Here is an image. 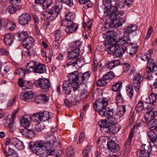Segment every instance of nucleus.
Instances as JSON below:
<instances>
[{
	"label": "nucleus",
	"mask_w": 157,
	"mask_h": 157,
	"mask_svg": "<svg viewBox=\"0 0 157 157\" xmlns=\"http://www.w3.org/2000/svg\"><path fill=\"white\" fill-rule=\"evenodd\" d=\"M116 99L117 102L118 103L122 102H123V98L121 93L118 92L116 96Z\"/></svg>",
	"instance_id": "0e129e2a"
},
{
	"label": "nucleus",
	"mask_w": 157,
	"mask_h": 157,
	"mask_svg": "<svg viewBox=\"0 0 157 157\" xmlns=\"http://www.w3.org/2000/svg\"><path fill=\"white\" fill-rule=\"evenodd\" d=\"M85 83H83L82 84H80V85H83V86H82V89L80 91L77 90L78 91H81V93L80 96V98H82V96L85 95L87 94V93H88L87 90L85 89V87L86 86V85L85 84Z\"/></svg>",
	"instance_id": "603ef678"
},
{
	"label": "nucleus",
	"mask_w": 157,
	"mask_h": 157,
	"mask_svg": "<svg viewBox=\"0 0 157 157\" xmlns=\"http://www.w3.org/2000/svg\"><path fill=\"white\" fill-rule=\"evenodd\" d=\"M34 95V93L31 91L26 92L25 93H22L20 96V98L22 100L27 101L32 98Z\"/></svg>",
	"instance_id": "bb28decb"
},
{
	"label": "nucleus",
	"mask_w": 157,
	"mask_h": 157,
	"mask_svg": "<svg viewBox=\"0 0 157 157\" xmlns=\"http://www.w3.org/2000/svg\"><path fill=\"white\" fill-rule=\"evenodd\" d=\"M74 153L72 147L71 146H69L67 147V155L68 157L72 156Z\"/></svg>",
	"instance_id": "4d7b16f0"
},
{
	"label": "nucleus",
	"mask_w": 157,
	"mask_h": 157,
	"mask_svg": "<svg viewBox=\"0 0 157 157\" xmlns=\"http://www.w3.org/2000/svg\"><path fill=\"white\" fill-rule=\"evenodd\" d=\"M11 142L12 144L18 150H23L24 148L23 143L17 138H13L11 139Z\"/></svg>",
	"instance_id": "b1692460"
},
{
	"label": "nucleus",
	"mask_w": 157,
	"mask_h": 157,
	"mask_svg": "<svg viewBox=\"0 0 157 157\" xmlns=\"http://www.w3.org/2000/svg\"><path fill=\"white\" fill-rule=\"evenodd\" d=\"M3 150L6 155L7 156H9L10 157H18L17 153L10 147H9L8 151L7 152L5 150L3 149Z\"/></svg>",
	"instance_id": "473e14b6"
},
{
	"label": "nucleus",
	"mask_w": 157,
	"mask_h": 157,
	"mask_svg": "<svg viewBox=\"0 0 157 157\" xmlns=\"http://www.w3.org/2000/svg\"><path fill=\"white\" fill-rule=\"evenodd\" d=\"M66 19L67 21H71V22H73V20H74L73 16L72 13L71 12H68L65 15Z\"/></svg>",
	"instance_id": "864d4df0"
},
{
	"label": "nucleus",
	"mask_w": 157,
	"mask_h": 157,
	"mask_svg": "<svg viewBox=\"0 0 157 157\" xmlns=\"http://www.w3.org/2000/svg\"><path fill=\"white\" fill-rule=\"evenodd\" d=\"M78 28V25L73 22H71L67 25L65 31L67 34H71L75 32Z\"/></svg>",
	"instance_id": "6ab92c4d"
},
{
	"label": "nucleus",
	"mask_w": 157,
	"mask_h": 157,
	"mask_svg": "<svg viewBox=\"0 0 157 157\" xmlns=\"http://www.w3.org/2000/svg\"><path fill=\"white\" fill-rule=\"evenodd\" d=\"M97 86H103L107 84V80L103 76L101 79L98 80L97 82Z\"/></svg>",
	"instance_id": "a18cd8bd"
},
{
	"label": "nucleus",
	"mask_w": 157,
	"mask_h": 157,
	"mask_svg": "<svg viewBox=\"0 0 157 157\" xmlns=\"http://www.w3.org/2000/svg\"><path fill=\"white\" fill-rule=\"evenodd\" d=\"M62 8V3L58 2L57 0L55 6L52 7L51 9L48 10L46 11V13H47V14L49 16V17L50 18L52 17V19L51 20H53L55 19L60 13Z\"/></svg>",
	"instance_id": "6e6552de"
},
{
	"label": "nucleus",
	"mask_w": 157,
	"mask_h": 157,
	"mask_svg": "<svg viewBox=\"0 0 157 157\" xmlns=\"http://www.w3.org/2000/svg\"><path fill=\"white\" fill-rule=\"evenodd\" d=\"M107 146L108 149L113 152H118L120 149L119 145L112 140L108 141Z\"/></svg>",
	"instance_id": "dca6fc26"
},
{
	"label": "nucleus",
	"mask_w": 157,
	"mask_h": 157,
	"mask_svg": "<svg viewBox=\"0 0 157 157\" xmlns=\"http://www.w3.org/2000/svg\"><path fill=\"white\" fill-rule=\"evenodd\" d=\"M10 70V67L7 65H6L2 68V70H1L0 72L1 74L2 75L6 74Z\"/></svg>",
	"instance_id": "13d9d810"
},
{
	"label": "nucleus",
	"mask_w": 157,
	"mask_h": 157,
	"mask_svg": "<svg viewBox=\"0 0 157 157\" xmlns=\"http://www.w3.org/2000/svg\"><path fill=\"white\" fill-rule=\"evenodd\" d=\"M34 42V40L33 37L28 36L23 40L22 46L25 48L29 49L33 47Z\"/></svg>",
	"instance_id": "f3484780"
},
{
	"label": "nucleus",
	"mask_w": 157,
	"mask_h": 157,
	"mask_svg": "<svg viewBox=\"0 0 157 157\" xmlns=\"http://www.w3.org/2000/svg\"><path fill=\"white\" fill-rule=\"evenodd\" d=\"M152 74H154L157 76V65L153 67L151 70V72L150 73L149 76L152 77ZM149 78L150 77H149Z\"/></svg>",
	"instance_id": "338daca9"
},
{
	"label": "nucleus",
	"mask_w": 157,
	"mask_h": 157,
	"mask_svg": "<svg viewBox=\"0 0 157 157\" xmlns=\"http://www.w3.org/2000/svg\"><path fill=\"white\" fill-rule=\"evenodd\" d=\"M115 76V74L112 71H110L107 72L104 75L103 77L105 79L109 80L113 78Z\"/></svg>",
	"instance_id": "de8ad7c7"
},
{
	"label": "nucleus",
	"mask_w": 157,
	"mask_h": 157,
	"mask_svg": "<svg viewBox=\"0 0 157 157\" xmlns=\"http://www.w3.org/2000/svg\"><path fill=\"white\" fill-rule=\"evenodd\" d=\"M126 110V107L124 105L119 106L117 109V116L120 118L122 117Z\"/></svg>",
	"instance_id": "72a5a7b5"
},
{
	"label": "nucleus",
	"mask_w": 157,
	"mask_h": 157,
	"mask_svg": "<svg viewBox=\"0 0 157 157\" xmlns=\"http://www.w3.org/2000/svg\"><path fill=\"white\" fill-rule=\"evenodd\" d=\"M66 105L69 108L73 105H76L79 103V102L76 101L75 98H73L71 94L67 95V99L64 101Z\"/></svg>",
	"instance_id": "412c9836"
},
{
	"label": "nucleus",
	"mask_w": 157,
	"mask_h": 157,
	"mask_svg": "<svg viewBox=\"0 0 157 157\" xmlns=\"http://www.w3.org/2000/svg\"><path fill=\"white\" fill-rule=\"evenodd\" d=\"M108 35L109 36V47L111 46V44H115V41H116L117 37V33L114 31H109L108 32ZM106 43H105V46L107 45Z\"/></svg>",
	"instance_id": "5701e85b"
},
{
	"label": "nucleus",
	"mask_w": 157,
	"mask_h": 157,
	"mask_svg": "<svg viewBox=\"0 0 157 157\" xmlns=\"http://www.w3.org/2000/svg\"><path fill=\"white\" fill-rule=\"evenodd\" d=\"M144 108V105L143 102L142 101H139L136 105L135 108L136 110L138 112L142 111Z\"/></svg>",
	"instance_id": "49530a36"
},
{
	"label": "nucleus",
	"mask_w": 157,
	"mask_h": 157,
	"mask_svg": "<svg viewBox=\"0 0 157 157\" xmlns=\"http://www.w3.org/2000/svg\"><path fill=\"white\" fill-rule=\"evenodd\" d=\"M123 72L128 71L130 69V67L129 63H124L122 64Z\"/></svg>",
	"instance_id": "680f3d73"
},
{
	"label": "nucleus",
	"mask_w": 157,
	"mask_h": 157,
	"mask_svg": "<svg viewBox=\"0 0 157 157\" xmlns=\"http://www.w3.org/2000/svg\"><path fill=\"white\" fill-rule=\"evenodd\" d=\"M37 63L36 61H30L27 63L26 69L28 73L33 72Z\"/></svg>",
	"instance_id": "c756f323"
},
{
	"label": "nucleus",
	"mask_w": 157,
	"mask_h": 157,
	"mask_svg": "<svg viewBox=\"0 0 157 157\" xmlns=\"http://www.w3.org/2000/svg\"><path fill=\"white\" fill-rule=\"evenodd\" d=\"M156 131L153 129H150L147 132V135L150 141L154 143L157 138V135Z\"/></svg>",
	"instance_id": "c85d7f7f"
},
{
	"label": "nucleus",
	"mask_w": 157,
	"mask_h": 157,
	"mask_svg": "<svg viewBox=\"0 0 157 157\" xmlns=\"http://www.w3.org/2000/svg\"><path fill=\"white\" fill-rule=\"evenodd\" d=\"M111 44V46L109 47V45H106V48H107V51L108 53L113 55V56L116 57H120L126 51V49L123 48H121L115 45Z\"/></svg>",
	"instance_id": "0eeeda50"
},
{
	"label": "nucleus",
	"mask_w": 157,
	"mask_h": 157,
	"mask_svg": "<svg viewBox=\"0 0 157 157\" xmlns=\"http://www.w3.org/2000/svg\"><path fill=\"white\" fill-rule=\"evenodd\" d=\"M32 101H34L37 104L41 103L40 95H37L33 98Z\"/></svg>",
	"instance_id": "774afa93"
},
{
	"label": "nucleus",
	"mask_w": 157,
	"mask_h": 157,
	"mask_svg": "<svg viewBox=\"0 0 157 157\" xmlns=\"http://www.w3.org/2000/svg\"><path fill=\"white\" fill-rule=\"evenodd\" d=\"M140 58L143 61H147L146 71L147 73L148 74V77H150L149 75L151 72V68H152L157 64L155 63L154 60L150 57H148V56H141Z\"/></svg>",
	"instance_id": "9b49d317"
},
{
	"label": "nucleus",
	"mask_w": 157,
	"mask_h": 157,
	"mask_svg": "<svg viewBox=\"0 0 157 157\" xmlns=\"http://www.w3.org/2000/svg\"><path fill=\"white\" fill-rule=\"evenodd\" d=\"M53 0H44L42 7L44 10L46 9L52 4Z\"/></svg>",
	"instance_id": "c03bdc74"
},
{
	"label": "nucleus",
	"mask_w": 157,
	"mask_h": 157,
	"mask_svg": "<svg viewBox=\"0 0 157 157\" xmlns=\"http://www.w3.org/2000/svg\"><path fill=\"white\" fill-rule=\"evenodd\" d=\"M130 38L129 36H128L120 39L115 45L126 49L127 45L130 43Z\"/></svg>",
	"instance_id": "a211bd4d"
},
{
	"label": "nucleus",
	"mask_w": 157,
	"mask_h": 157,
	"mask_svg": "<svg viewBox=\"0 0 157 157\" xmlns=\"http://www.w3.org/2000/svg\"><path fill=\"white\" fill-rule=\"evenodd\" d=\"M14 38L13 35L10 33H8L5 35L4 42L6 45L10 46L13 43Z\"/></svg>",
	"instance_id": "cd10ccee"
},
{
	"label": "nucleus",
	"mask_w": 157,
	"mask_h": 157,
	"mask_svg": "<svg viewBox=\"0 0 157 157\" xmlns=\"http://www.w3.org/2000/svg\"><path fill=\"white\" fill-rule=\"evenodd\" d=\"M143 80V77L140 73L134 76L133 80V84L135 90L136 92L139 91L141 83Z\"/></svg>",
	"instance_id": "ddd939ff"
},
{
	"label": "nucleus",
	"mask_w": 157,
	"mask_h": 157,
	"mask_svg": "<svg viewBox=\"0 0 157 157\" xmlns=\"http://www.w3.org/2000/svg\"><path fill=\"white\" fill-rule=\"evenodd\" d=\"M58 143L53 141L51 142H45L42 140H37L33 143V144H30V147L34 153L41 157H46L47 155H52L57 157L61 155L62 151L60 150L56 151L54 147V144H57Z\"/></svg>",
	"instance_id": "f03ea898"
},
{
	"label": "nucleus",
	"mask_w": 157,
	"mask_h": 157,
	"mask_svg": "<svg viewBox=\"0 0 157 157\" xmlns=\"http://www.w3.org/2000/svg\"><path fill=\"white\" fill-rule=\"evenodd\" d=\"M39 115H38L39 117V121H44L49 120L52 117V114L48 111L44 112H38Z\"/></svg>",
	"instance_id": "aec40b11"
},
{
	"label": "nucleus",
	"mask_w": 157,
	"mask_h": 157,
	"mask_svg": "<svg viewBox=\"0 0 157 157\" xmlns=\"http://www.w3.org/2000/svg\"><path fill=\"white\" fill-rule=\"evenodd\" d=\"M17 35V36L19 38L18 40L23 41L28 36L27 35V33L26 31H22L18 34Z\"/></svg>",
	"instance_id": "79ce46f5"
},
{
	"label": "nucleus",
	"mask_w": 157,
	"mask_h": 157,
	"mask_svg": "<svg viewBox=\"0 0 157 157\" xmlns=\"http://www.w3.org/2000/svg\"><path fill=\"white\" fill-rule=\"evenodd\" d=\"M72 51L68 52V57L72 60L67 64V66H71L78 69L85 64L84 59L79 57V51L78 50L71 49Z\"/></svg>",
	"instance_id": "20e7f679"
},
{
	"label": "nucleus",
	"mask_w": 157,
	"mask_h": 157,
	"mask_svg": "<svg viewBox=\"0 0 157 157\" xmlns=\"http://www.w3.org/2000/svg\"><path fill=\"white\" fill-rule=\"evenodd\" d=\"M106 3V10L104 11L105 16L109 15L111 21L109 26L110 27L118 28L121 26L125 21V18L123 17L124 13V11L118 10L117 6L113 5V3H110V0H105Z\"/></svg>",
	"instance_id": "7ed1b4c3"
},
{
	"label": "nucleus",
	"mask_w": 157,
	"mask_h": 157,
	"mask_svg": "<svg viewBox=\"0 0 157 157\" xmlns=\"http://www.w3.org/2000/svg\"><path fill=\"white\" fill-rule=\"evenodd\" d=\"M82 43L80 41H75L73 42L71 46V49L78 50L80 51L81 49H82Z\"/></svg>",
	"instance_id": "2f4dec72"
},
{
	"label": "nucleus",
	"mask_w": 157,
	"mask_h": 157,
	"mask_svg": "<svg viewBox=\"0 0 157 157\" xmlns=\"http://www.w3.org/2000/svg\"><path fill=\"white\" fill-rule=\"evenodd\" d=\"M108 103V99L104 98L98 99L93 105V108L96 111L98 112L102 117H105L108 120V122L106 120H102L98 123L101 130L105 134L112 132L113 129L111 125H113L115 124L114 121H109V120L111 118V113L112 112V110L107 107Z\"/></svg>",
	"instance_id": "f257e3e1"
},
{
	"label": "nucleus",
	"mask_w": 157,
	"mask_h": 157,
	"mask_svg": "<svg viewBox=\"0 0 157 157\" xmlns=\"http://www.w3.org/2000/svg\"><path fill=\"white\" fill-rule=\"evenodd\" d=\"M38 115H39L38 112L35 114H33L30 117V119L34 122H39V117Z\"/></svg>",
	"instance_id": "3c124183"
},
{
	"label": "nucleus",
	"mask_w": 157,
	"mask_h": 157,
	"mask_svg": "<svg viewBox=\"0 0 157 157\" xmlns=\"http://www.w3.org/2000/svg\"><path fill=\"white\" fill-rule=\"evenodd\" d=\"M21 8L22 6L21 5H17L15 6H10L8 7L7 10L10 13L13 14Z\"/></svg>",
	"instance_id": "f704fd0d"
},
{
	"label": "nucleus",
	"mask_w": 157,
	"mask_h": 157,
	"mask_svg": "<svg viewBox=\"0 0 157 157\" xmlns=\"http://www.w3.org/2000/svg\"><path fill=\"white\" fill-rule=\"evenodd\" d=\"M48 55L45 57L46 59L48 62L51 61V58L52 55V52L50 50H48L47 51Z\"/></svg>",
	"instance_id": "e2e57ef3"
},
{
	"label": "nucleus",
	"mask_w": 157,
	"mask_h": 157,
	"mask_svg": "<svg viewBox=\"0 0 157 157\" xmlns=\"http://www.w3.org/2000/svg\"><path fill=\"white\" fill-rule=\"evenodd\" d=\"M35 128L37 132H40L44 129V124L40 122L36 124Z\"/></svg>",
	"instance_id": "8fccbe9b"
},
{
	"label": "nucleus",
	"mask_w": 157,
	"mask_h": 157,
	"mask_svg": "<svg viewBox=\"0 0 157 157\" xmlns=\"http://www.w3.org/2000/svg\"><path fill=\"white\" fill-rule=\"evenodd\" d=\"M138 26L136 25H130L124 29V35L128 36L131 33L136 31L138 29Z\"/></svg>",
	"instance_id": "393cba45"
},
{
	"label": "nucleus",
	"mask_w": 157,
	"mask_h": 157,
	"mask_svg": "<svg viewBox=\"0 0 157 157\" xmlns=\"http://www.w3.org/2000/svg\"><path fill=\"white\" fill-rule=\"evenodd\" d=\"M83 85H78L77 83H71V82L68 81H65L63 83V88L65 94L67 95L70 94L71 89L74 91H80L82 90V86Z\"/></svg>",
	"instance_id": "423d86ee"
},
{
	"label": "nucleus",
	"mask_w": 157,
	"mask_h": 157,
	"mask_svg": "<svg viewBox=\"0 0 157 157\" xmlns=\"http://www.w3.org/2000/svg\"><path fill=\"white\" fill-rule=\"evenodd\" d=\"M152 109H151V110L148 111L145 115V119L146 122L154 119V117L157 115V112L155 111L152 110Z\"/></svg>",
	"instance_id": "a878e982"
},
{
	"label": "nucleus",
	"mask_w": 157,
	"mask_h": 157,
	"mask_svg": "<svg viewBox=\"0 0 157 157\" xmlns=\"http://www.w3.org/2000/svg\"><path fill=\"white\" fill-rule=\"evenodd\" d=\"M55 40L56 41L59 40L61 36V30L59 29L56 30L54 33Z\"/></svg>",
	"instance_id": "bf43d9fd"
},
{
	"label": "nucleus",
	"mask_w": 157,
	"mask_h": 157,
	"mask_svg": "<svg viewBox=\"0 0 157 157\" xmlns=\"http://www.w3.org/2000/svg\"><path fill=\"white\" fill-rule=\"evenodd\" d=\"M147 123L149 128L153 129L157 132V119H155L147 122Z\"/></svg>",
	"instance_id": "7c9ffc66"
},
{
	"label": "nucleus",
	"mask_w": 157,
	"mask_h": 157,
	"mask_svg": "<svg viewBox=\"0 0 157 157\" xmlns=\"http://www.w3.org/2000/svg\"><path fill=\"white\" fill-rule=\"evenodd\" d=\"M152 149L150 144H144L141 145L140 150L137 152V157H149Z\"/></svg>",
	"instance_id": "1a4fd4ad"
},
{
	"label": "nucleus",
	"mask_w": 157,
	"mask_h": 157,
	"mask_svg": "<svg viewBox=\"0 0 157 157\" xmlns=\"http://www.w3.org/2000/svg\"><path fill=\"white\" fill-rule=\"evenodd\" d=\"M46 71V66L42 63H37L33 72L34 73L42 74Z\"/></svg>",
	"instance_id": "4be33fe9"
},
{
	"label": "nucleus",
	"mask_w": 157,
	"mask_h": 157,
	"mask_svg": "<svg viewBox=\"0 0 157 157\" xmlns=\"http://www.w3.org/2000/svg\"><path fill=\"white\" fill-rule=\"evenodd\" d=\"M137 48L135 47H133L132 45L128 46V48H127L126 50L128 53L130 55H132L135 54L137 50Z\"/></svg>",
	"instance_id": "ea45409f"
},
{
	"label": "nucleus",
	"mask_w": 157,
	"mask_h": 157,
	"mask_svg": "<svg viewBox=\"0 0 157 157\" xmlns=\"http://www.w3.org/2000/svg\"><path fill=\"white\" fill-rule=\"evenodd\" d=\"M33 17L34 21L35 30L36 32H37L39 29V26L40 25L39 18L35 14L33 15Z\"/></svg>",
	"instance_id": "e433bc0d"
},
{
	"label": "nucleus",
	"mask_w": 157,
	"mask_h": 157,
	"mask_svg": "<svg viewBox=\"0 0 157 157\" xmlns=\"http://www.w3.org/2000/svg\"><path fill=\"white\" fill-rule=\"evenodd\" d=\"M41 103H44L48 101V97L45 94H41L40 95Z\"/></svg>",
	"instance_id": "052dcab7"
},
{
	"label": "nucleus",
	"mask_w": 157,
	"mask_h": 157,
	"mask_svg": "<svg viewBox=\"0 0 157 157\" xmlns=\"http://www.w3.org/2000/svg\"><path fill=\"white\" fill-rule=\"evenodd\" d=\"M19 131L22 135L28 138L31 139L35 136V132L32 129H20Z\"/></svg>",
	"instance_id": "2eb2a0df"
},
{
	"label": "nucleus",
	"mask_w": 157,
	"mask_h": 157,
	"mask_svg": "<svg viewBox=\"0 0 157 157\" xmlns=\"http://www.w3.org/2000/svg\"><path fill=\"white\" fill-rule=\"evenodd\" d=\"M35 84L44 90H48L51 86L50 81L47 79L40 78L34 81Z\"/></svg>",
	"instance_id": "9d476101"
},
{
	"label": "nucleus",
	"mask_w": 157,
	"mask_h": 157,
	"mask_svg": "<svg viewBox=\"0 0 157 157\" xmlns=\"http://www.w3.org/2000/svg\"><path fill=\"white\" fill-rule=\"evenodd\" d=\"M20 123L22 126L25 128H28L30 126V121L28 119L22 118L20 121Z\"/></svg>",
	"instance_id": "58836bf2"
},
{
	"label": "nucleus",
	"mask_w": 157,
	"mask_h": 157,
	"mask_svg": "<svg viewBox=\"0 0 157 157\" xmlns=\"http://www.w3.org/2000/svg\"><path fill=\"white\" fill-rule=\"evenodd\" d=\"M14 73L15 74L20 75L22 76H24L27 73V72L26 71V69L25 70L22 68H19L14 72Z\"/></svg>",
	"instance_id": "09e8293b"
},
{
	"label": "nucleus",
	"mask_w": 157,
	"mask_h": 157,
	"mask_svg": "<svg viewBox=\"0 0 157 157\" xmlns=\"http://www.w3.org/2000/svg\"><path fill=\"white\" fill-rule=\"evenodd\" d=\"M157 99L156 95L155 94H152L150 97L147 96L146 98L145 102L149 103V107L151 109H154L157 107V102L156 101Z\"/></svg>",
	"instance_id": "f8f14e48"
},
{
	"label": "nucleus",
	"mask_w": 157,
	"mask_h": 157,
	"mask_svg": "<svg viewBox=\"0 0 157 157\" xmlns=\"http://www.w3.org/2000/svg\"><path fill=\"white\" fill-rule=\"evenodd\" d=\"M122 84V82L121 81L115 83L112 86V90L114 92H119L121 88Z\"/></svg>",
	"instance_id": "c9c22d12"
},
{
	"label": "nucleus",
	"mask_w": 157,
	"mask_h": 157,
	"mask_svg": "<svg viewBox=\"0 0 157 157\" xmlns=\"http://www.w3.org/2000/svg\"><path fill=\"white\" fill-rule=\"evenodd\" d=\"M85 132L83 131L80 134L79 139V142H78V144H80L84 140L85 137Z\"/></svg>",
	"instance_id": "69168bd1"
},
{
	"label": "nucleus",
	"mask_w": 157,
	"mask_h": 157,
	"mask_svg": "<svg viewBox=\"0 0 157 157\" xmlns=\"http://www.w3.org/2000/svg\"><path fill=\"white\" fill-rule=\"evenodd\" d=\"M91 148L92 146L91 145H87L83 150V155L84 157H88L89 153L90 151Z\"/></svg>",
	"instance_id": "37998d69"
},
{
	"label": "nucleus",
	"mask_w": 157,
	"mask_h": 157,
	"mask_svg": "<svg viewBox=\"0 0 157 157\" xmlns=\"http://www.w3.org/2000/svg\"><path fill=\"white\" fill-rule=\"evenodd\" d=\"M133 132L132 131L130 133L128 136V139L125 144L124 147L125 149L128 148L129 147V146L131 145L132 138L133 137Z\"/></svg>",
	"instance_id": "a19ab883"
},
{
	"label": "nucleus",
	"mask_w": 157,
	"mask_h": 157,
	"mask_svg": "<svg viewBox=\"0 0 157 157\" xmlns=\"http://www.w3.org/2000/svg\"><path fill=\"white\" fill-rule=\"evenodd\" d=\"M8 128L11 132H13L14 130L16 128V124L14 120H12L10 122L8 123Z\"/></svg>",
	"instance_id": "5fc2aeb1"
},
{
	"label": "nucleus",
	"mask_w": 157,
	"mask_h": 157,
	"mask_svg": "<svg viewBox=\"0 0 157 157\" xmlns=\"http://www.w3.org/2000/svg\"><path fill=\"white\" fill-rule=\"evenodd\" d=\"M31 17L28 13L22 14L19 17L18 22L22 25H25L30 21Z\"/></svg>",
	"instance_id": "4468645a"
},
{
	"label": "nucleus",
	"mask_w": 157,
	"mask_h": 157,
	"mask_svg": "<svg viewBox=\"0 0 157 157\" xmlns=\"http://www.w3.org/2000/svg\"><path fill=\"white\" fill-rule=\"evenodd\" d=\"M91 72L89 71L86 72L84 73H78V71L69 74L68 75V80L71 82L72 81L73 83H78L82 84L85 83L90 76Z\"/></svg>",
	"instance_id": "39448f33"
},
{
	"label": "nucleus",
	"mask_w": 157,
	"mask_h": 157,
	"mask_svg": "<svg viewBox=\"0 0 157 157\" xmlns=\"http://www.w3.org/2000/svg\"><path fill=\"white\" fill-rule=\"evenodd\" d=\"M58 2L62 3V4L64 3L70 6H72L73 4V0H58Z\"/></svg>",
	"instance_id": "6e6d98bb"
},
{
	"label": "nucleus",
	"mask_w": 157,
	"mask_h": 157,
	"mask_svg": "<svg viewBox=\"0 0 157 157\" xmlns=\"http://www.w3.org/2000/svg\"><path fill=\"white\" fill-rule=\"evenodd\" d=\"M127 94L130 98H132L133 96V87L131 84L127 85L126 87Z\"/></svg>",
	"instance_id": "4c0bfd02"
}]
</instances>
